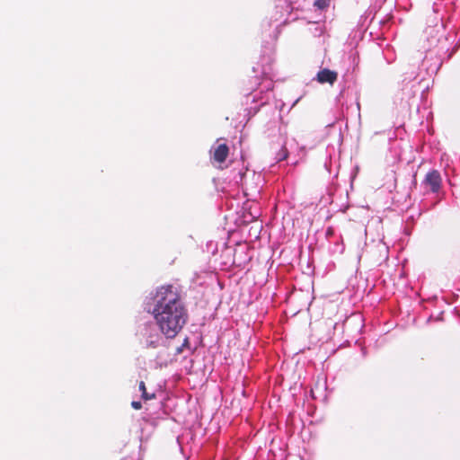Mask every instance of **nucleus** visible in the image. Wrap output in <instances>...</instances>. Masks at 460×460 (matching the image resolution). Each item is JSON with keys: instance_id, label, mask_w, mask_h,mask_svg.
Returning <instances> with one entry per match:
<instances>
[{"instance_id": "f257e3e1", "label": "nucleus", "mask_w": 460, "mask_h": 460, "mask_svg": "<svg viewBox=\"0 0 460 460\" xmlns=\"http://www.w3.org/2000/svg\"><path fill=\"white\" fill-rule=\"evenodd\" d=\"M152 314L161 332L172 339L186 324L189 314L180 286L166 284L156 288Z\"/></svg>"}, {"instance_id": "f03ea898", "label": "nucleus", "mask_w": 460, "mask_h": 460, "mask_svg": "<svg viewBox=\"0 0 460 460\" xmlns=\"http://www.w3.org/2000/svg\"><path fill=\"white\" fill-rule=\"evenodd\" d=\"M229 155V147L226 144L217 145L213 151L212 163L217 164L219 169H223L222 164L226 162Z\"/></svg>"}, {"instance_id": "7ed1b4c3", "label": "nucleus", "mask_w": 460, "mask_h": 460, "mask_svg": "<svg viewBox=\"0 0 460 460\" xmlns=\"http://www.w3.org/2000/svg\"><path fill=\"white\" fill-rule=\"evenodd\" d=\"M441 182L440 173L436 170L429 172L423 181V184L429 187L432 192H438L439 190Z\"/></svg>"}, {"instance_id": "20e7f679", "label": "nucleus", "mask_w": 460, "mask_h": 460, "mask_svg": "<svg viewBox=\"0 0 460 460\" xmlns=\"http://www.w3.org/2000/svg\"><path fill=\"white\" fill-rule=\"evenodd\" d=\"M337 72L328 68L320 70L316 75V79L320 84H329L332 85L337 81Z\"/></svg>"}, {"instance_id": "39448f33", "label": "nucleus", "mask_w": 460, "mask_h": 460, "mask_svg": "<svg viewBox=\"0 0 460 460\" xmlns=\"http://www.w3.org/2000/svg\"><path fill=\"white\" fill-rule=\"evenodd\" d=\"M139 390L141 391L142 394L141 397L145 401L153 400L155 398V394H149L146 392V384L144 381H141L139 383Z\"/></svg>"}, {"instance_id": "423d86ee", "label": "nucleus", "mask_w": 460, "mask_h": 460, "mask_svg": "<svg viewBox=\"0 0 460 460\" xmlns=\"http://www.w3.org/2000/svg\"><path fill=\"white\" fill-rule=\"evenodd\" d=\"M158 346V337L155 340H147L146 341V348H156Z\"/></svg>"}, {"instance_id": "0eeeda50", "label": "nucleus", "mask_w": 460, "mask_h": 460, "mask_svg": "<svg viewBox=\"0 0 460 460\" xmlns=\"http://www.w3.org/2000/svg\"><path fill=\"white\" fill-rule=\"evenodd\" d=\"M314 5L317 6L319 9H323L326 7V2L325 0H317L314 2Z\"/></svg>"}, {"instance_id": "6e6552de", "label": "nucleus", "mask_w": 460, "mask_h": 460, "mask_svg": "<svg viewBox=\"0 0 460 460\" xmlns=\"http://www.w3.org/2000/svg\"><path fill=\"white\" fill-rule=\"evenodd\" d=\"M131 406L132 408H134L135 410H140L142 408V404L140 402H137V401H133L131 402Z\"/></svg>"}, {"instance_id": "1a4fd4ad", "label": "nucleus", "mask_w": 460, "mask_h": 460, "mask_svg": "<svg viewBox=\"0 0 460 460\" xmlns=\"http://www.w3.org/2000/svg\"><path fill=\"white\" fill-rule=\"evenodd\" d=\"M286 158H287V154H285V155H283V157L279 158V160H284V159H286Z\"/></svg>"}]
</instances>
